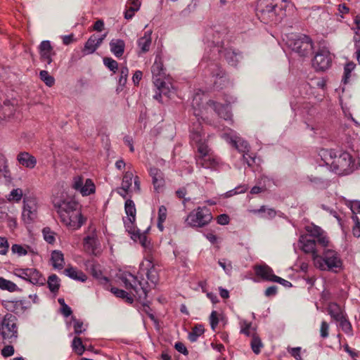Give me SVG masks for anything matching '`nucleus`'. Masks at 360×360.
Here are the masks:
<instances>
[{
    "mask_svg": "<svg viewBox=\"0 0 360 360\" xmlns=\"http://www.w3.org/2000/svg\"><path fill=\"white\" fill-rule=\"evenodd\" d=\"M54 207L61 222L70 230L79 229L86 221V218L82 214L81 205L73 199L67 198L54 202Z\"/></svg>",
    "mask_w": 360,
    "mask_h": 360,
    "instance_id": "obj_1",
    "label": "nucleus"
},
{
    "mask_svg": "<svg viewBox=\"0 0 360 360\" xmlns=\"http://www.w3.org/2000/svg\"><path fill=\"white\" fill-rule=\"evenodd\" d=\"M321 250L314 258V266L321 270L338 273L343 269L340 254L328 246H320Z\"/></svg>",
    "mask_w": 360,
    "mask_h": 360,
    "instance_id": "obj_2",
    "label": "nucleus"
},
{
    "mask_svg": "<svg viewBox=\"0 0 360 360\" xmlns=\"http://www.w3.org/2000/svg\"><path fill=\"white\" fill-rule=\"evenodd\" d=\"M224 57L226 63L233 67H236L239 61L243 58L242 52L232 47L224 46L223 41L217 42L211 49L207 56H205L200 65H204L206 62L218 63L217 60Z\"/></svg>",
    "mask_w": 360,
    "mask_h": 360,
    "instance_id": "obj_3",
    "label": "nucleus"
},
{
    "mask_svg": "<svg viewBox=\"0 0 360 360\" xmlns=\"http://www.w3.org/2000/svg\"><path fill=\"white\" fill-rule=\"evenodd\" d=\"M278 0H259L257 4V15L265 24L280 22L285 15L282 7L278 8ZM288 2L289 0H281Z\"/></svg>",
    "mask_w": 360,
    "mask_h": 360,
    "instance_id": "obj_4",
    "label": "nucleus"
},
{
    "mask_svg": "<svg viewBox=\"0 0 360 360\" xmlns=\"http://www.w3.org/2000/svg\"><path fill=\"white\" fill-rule=\"evenodd\" d=\"M120 279L124 283L125 288L130 290L134 297H136L140 302H144L146 300L149 291L147 281H140L137 276L129 272L122 273ZM143 305L144 311L148 314L149 310H150L149 305L145 303Z\"/></svg>",
    "mask_w": 360,
    "mask_h": 360,
    "instance_id": "obj_5",
    "label": "nucleus"
},
{
    "mask_svg": "<svg viewBox=\"0 0 360 360\" xmlns=\"http://www.w3.org/2000/svg\"><path fill=\"white\" fill-rule=\"evenodd\" d=\"M289 48L301 57H307L313 50L311 39L305 34L296 35L288 41Z\"/></svg>",
    "mask_w": 360,
    "mask_h": 360,
    "instance_id": "obj_6",
    "label": "nucleus"
},
{
    "mask_svg": "<svg viewBox=\"0 0 360 360\" xmlns=\"http://www.w3.org/2000/svg\"><path fill=\"white\" fill-rule=\"evenodd\" d=\"M17 317L10 313H7L3 318L0 325V334L5 340L11 342L16 340L18 338Z\"/></svg>",
    "mask_w": 360,
    "mask_h": 360,
    "instance_id": "obj_7",
    "label": "nucleus"
},
{
    "mask_svg": "<svg viewBox=\"0 0 360 360\" xmlns=\"http://www.w3.org/2000/svg\"><path fill=\"white\" fill-rule=\"evenodd\" d=\"M212 219L210 210L207 207H198L195 212H191L187 217L186 221L192 227H204Z\"/></svg>",
    "mask_w": 360,
    "mask_h": 360,
    "instance_id": "obj_8",
    "label": "nucleus"
},
{
    "mask_svg": "<svg viewBox=\"0 0 360 360\" xmlns=\"http://www.w3.org/2000/svg\"><path fill=\"white\" fill-rule=\"evenodd\" d=\"M205 63L207 64L205 65V68L214 79V87L217 89H222L226 87L229 83V79L219 63H208L205 61Z\"/></svg>",
    "mask_w": 360,
    "mask_h": 360,
    "instance_id": "obj_9",
    "label": "nucleus"
},
{
    "mask_svg": "<svg viewBox=\"0 0 360 360\" xmlns=\"http://www.w3.org/2000/svg\"><path fill=\"white\" fill-rule=\"evenodd\" d=\"M332 63V57L330 51L323 48L319 49L315 54L312 65L316 71H325L328 69Z\"/></svg>",
    "mask_w": 360,
    "mask_h": 360,
    "instance_id": "obj_10",
    "label": "nucleus"
},
{
    "mask_svg": "<svg viewBox=\"0 0 360 360\" xmlns=\"http://www.w3.org/2000/svg\"><path fill=\"white\" fill-rule=\"evenodd\" d=\"M298 244L300 249L306 254H310L314 261V258L319 255L321 250L317 240L310 238V236L301 235Z\"/></svg>",
    "mask_w": 360,
    "mask_h": 360,
    "instance_id": "obj_11",
    "label": "nucleus"
},
{
    "mask_svg": "<svg viewBox=\"0 0 360 360\" xmlns=\"http://www.w3.org/2000/svg\"><path fill=\"white\" fill-rule=\"evenodd\" d=\"M307 234L304 236H310V238L317 240L320 246H328L330 243L329 238L326 233L319 226L311 224L305 227Z\"/></svg>",
    "mask_w": 360,
    "mask_h": 360,
    "instance_id": "obj_12",
    "label": "nucleus"
},
{
    "mask_svg": "<svg viewBox=\"0 0 360 360\" xmlns=\"http://www.w3.org/2000/svg\"><path fill=\"white\" fill-rule=\"evenodd\" d=\"M23 203L22 217L26 223H30L37 217V200L35 198L25 196Z\"/></svg>",
    "mask_w": 360,
    "mask_h": 360,
    "instance_id": "obj_13",
    "label": "nucleus"
},
{
    "mask_svg": "<svg viewBox=\"0 0 360 360\" xmlns=\"http://www.w3.org/2000/svg\"><path fill=\"white\" fill-rule=\"evenodd\" d=\"M331 164L335 169L345 172L349 169L353 165L352 157L349 153L342 152L338 156L335 155L334 160Z\"/></svg>",
    "mask_w": 360,
    "mask_h": 360,
    "instance_id": "obj_14",
    "label": "nucleus"
},
{
    "mask_svg": "<svg viewBox=\"0 0 360 360\" xmlns=\"http://www.w3.org/2000/svg\"><path fill=\"white\" fill-rule=\"evenodd\" d=\"M107 34L108 33L105 32L101 36H97L96 34L91 35L82 49V53L84 55H89L94 53L103 43V40L107 37Z\"/></svg>",
    "mask_w": 360,
    "mask_h": 360,
    "instance_id": "obj_15",
    "label": "nucleus"
},
{
    "mask_svg": "<svg viewBox=\"0 0 360 360\" xmlns=\"http://www.w3.org/2000/svg\"><path fill=\"white\" fill-rule=\"evenodd\" d=\"M39 53L40 59L44 62H46L49 65L53 61L52 56L56 55L53 46L51 44V41L49 40H44L40 43L39 46Z\"/></svg>",
    "mask_w": 360,
    "mask_h": 360,
    "instance_id": "obj_16",
    "label": "nucleus"
},
{
    "mask_svg": "<svg viewBox=\"0 0 360 360\" xmlns=\"http://www.w3.org/2000/svg\"><path fill=\"white\" fill-rule=\"evenodd\" d=\"M83 245L85 251L91 255H97L100 243L95 231L86 236L83 240Z\"/></svg>",
    "mask_w": 360,
    "mask_h": 360,
    "instance_id": "obj_17",
    "label": "nucleus"
},
{
    "mask_svg": "<svg viewBox=\"0 0 360 360\" xmlns=\"http://www.w3.org/2000/svg\"><path fill=\"white\" fill-rule=\"evenodd\" d=\"M153 81L155 79H161L163 80L165 75V68L163 65L162 54L158 53L155 56V61L151 67Z\"/></svg>",
    "mask_w": 360,
    "mask_h": 360,
    "instance_id": "obj_18",
    "label": "nucleus"
},
{
    "mask_svg": "<svg viewBox=\"0 0 360 360\" xmlns=\"http://www.w3.org/2000/svg\"><path fill=\"white\" fill-rule=\"evenodd\" d=\"M150 176L152 178V183L156 191L164 187L165 181L162 172L157 167H151L149 170Z\"/></svg>",
    "mask_w": 360,
    "mask_h": 360,
    "instance_id": "obj_19",
    "label": "nucleus"
},
{
    "mask_svg": "<svg viewBox=\"0 0 360 360\" xmlns=\"http://www.w3.org/2000/svg\"><path fill=\"white\" fill-rule=\"evenodd\" d=\"M208 104L212 107L217 115L225 120H231L232 114L228 105H222L214 101H209Z\"/></svg>",
    "mask_w": 360,
    "mask_h": 360,
    "instance_id": "obj_20",
    "label": "nucleus"
},
{
    "mask_svg": "<svg viewBox=\"0 0 360 360\" xmlns=\"http://www.w3.org/2000/svg\"><path fill=\"white\" fill-rule=\"evenodd\" d=\"M254 269L257 276L261 277L264 280L274 282V277L276 275L274 274L272 269L269 266L266 264L256 265Z\"/></svg>",
    "mask_w": 360,
    "mask_h": 360,
    "instance_id": "obj_21",
    "label": "nucleus"
},
{
    "mask_svg": "<svg viewBox=\"0 0 360 360\" xmlns=\"http://www.w3.org/2000/svg\"><path fill=\"white\" fill-rule=\"evenodd\" d=\"M17 160L22 166L33 169L37 165V159L27 152H20L17 156Z\"/></svg>",
    "mask_w": 360,
    "mask_h": 360,
    "instance_id": "obj_22",
    "label": "nucleus"
},
{
    "mask_svg": "<svg viewBox=\"0 0 360 360\" xmlns=\"http://www.w3.org/2000/svg\"><path fill=\"white\" fill-rule=\"evenodd\" d=\"M196 164L205 169H215L218 166V161L215 158L210 155L204 157H198L196 158Z\"/></svg>",
    "mask_w": 360,
    "mask_h": 360,
    "instance_id": "obj_23",
    "label": "nucleus"
},
{
    "mask_svg": "<svg viewBox=\"0 0 360 360\" xmlns=\"http://www.w3.org/2000/svg\"><path fill=\"white\" fill-rule=\"evenodd\" d=\"M151 34V31H146L144 32L143 36L138 39L137 45L140 49V52L139 54L145 53L150 50L152 42Z\"/></svg>",
    "mask_w": 360,
    "mask_h": 360,
    "instance_id": "obj_24",
    "label": "nucleus"
},
{
    "mask_svg": "<svg viewBox=\"0 0 360 360\" xmlns=\"http://www.w3.org/2000/svg\"><path fill=\"white\" fill-rule=\"evenodd\" d=\"M110 51L117 58H120L124 52L125 43L122 39H112L110 42Z\"/></svg>",
    "mask_w": 360,
    "mask_h": 360,
    "instance_id": "obj_25",
    "label": "nucleus"
},
{
    "mask_svg": "<svg viewBox=\"0 0 360 360\" xmlns=\"http://www.w3.org/2000/svg\"><path fill=\"white\" fill-rule=\"evenodd\" d=\"M15 111V107L11 101L6 100L3 105H0V122L11 117Z\"/></svg>",
    "mask_w": 360,
    "mask_h": 360,
    "instance_id": "obj_26",
    "label": "nucleus"
},
{
    "mask_svg": "<svg viewBox=\"0 0 360 360\" xmlns=\"http://www.w3.org/2000/svg\"><path fill=\"white\" fill-rule=\"evenodd\" d=\"M328 313L331 316V318L338 321L345 316L346 314L344 313L341 307L337 303L332 302L328 304Z\"/></svg>",
    "mask_w": 360,
    "mask_h": 360,
    "instance_id": "obj_27",
    "label": "nucleus"
},
{
    "mask_svg": "<svg viewBox=\"0 0 360 360\" xmlns=\"http://www.w3.org/2000/svg\"><path fill=\"white\" fill-rule=\"evenodd\" d=\"M51 261L52 266L56 269H63L65 265L64 255L60 250H53L51 252Z\"/></svg>",
    "mask_w": 360,
    "mask_h": 360,
    "instance_id": "obj_28",
    "label": "nucleus"
},
{
    "mask_svg": "<svg viewBox=\"0 0 360 360\" xmlns=\"http://www.w3.org/2000/svg\"><path fill=\"white\" fill-rule=\"evenodd\" d=\"M154 84L159 90V93L156 94L153 98L156 100H159L162 94L169 96V87L167 86V84L164 80H162L161 79H155V81H153Z\"/></svg>",
    "mask_w": 360,
    "mask_h": 360,
    "instance_id": "obj_29",
    "label": "nucleus"
},
{
    "mask_svg": "<svg viewBox=\"0 0 360 360\" xmlns=\"http://www.w3.org/2000/svg\"><path fill=\"white\" fill-rule=\"evenodd\" d=\"M29 276V282L33 285H43L45 284L46 278L37 269L30 268V275Z\"/></svg>",
    "mask_w": 360,
    "mask_h": 360,
    "instance_id": "obj_30",
    "label": "nucleus"
},
{
    "mask_svg": "<svg viewBox=\"0 0 360 360\" xmlns=\"http://www.w3.org/2000/svg\"><path fill=\"white\" fill-rule=\"evenodd\" d=\"M148 270L146 272V276L148 280L153 285H156L159 281V274L158 269L155 268V265L152 264L150 260H148Z\"/></svg>",
    "mask_w": 360,
    "mask_h": 360,
    "instance_id": "obj_31",
    "label": "nucleus"
},
{
    "mask_svg": "<svg viewBox=\"0 0 360 360\" xmlns=\"http://www.w3.org/2000/svg\"><path fill=\"white\" fill-rule=\"evenodd\" d=\"M65 274L66 276L74 280L84 282L87 279L86 276L82 271H79L76 268L72 266L65 269Z\"/></svg>",
    "mask_w": 360,
    "mask_h": 360,
    "instance_id": "obj_32",
    "label": "nucleus"
},
{
    "mask_svg": "<svg viewBox=\"0 0 360 360\" xmlns=\"http://www.w3.org/2000/svg\"><path fill=\"white\" fill-rule=\"evenodd\" d=\"M250 346L252 352L255 354H259L261 352V349L264 347L261 338L255 332H254L252 335Z\"/></svg>",
    "mask_w": 360,
    "mask_h": 360,
    "instance_id": "obj_33",
    "label": "nucleus"
},
{
    "mask_svg": "<svg viewBox=\"0 0 360 360\" xmlns=\"http://www.w3.org/2000/svg\"><path fill=\"white\" fill-rule=\"evenodd\" d=\"M110 291L116 297L125 300L127 303L132 304L134 302V298L129 295V293L124 290H121L115 287H112L110 288Z\"/></svg>",
    "mask_w": 360,
    "mask_h": 360,
    "instance_id": "obj_34",
    "label": "nucleus"
},
{
    "mask_svg": "<svg viewBox=\"0 0 360 360\" xmlns=\"http://www.w3.org/2000/svg\"><path fill=\"white\" fill-rule=\"evenodd\" d=\"M233 146L240 152L243 154L248 153L250 150V146L248 143L241 139L240 138H238L236 140L232 141Z\"/></svg>",
    "mask_w": 360,
    "mask_h": 360,
    "instance_id": "obj_35",
    "label": "nucleus"
},
{
    "mask_svg": "<svg viewBox=\"0 0 360 360\" xmlns=\"http://www.w3.org/2000/svg\"><path fill=\"white\" fill-rule=\"evenodd\" d=\"M124 210L127 215L128 216L127 218H131L132 220H136V210L133 200L131 199H127L126 200L124 204Z\"/></svg>",
    "mask_w": 360,
    "mask_h": 360,
    "instance_id": "obj_36",
    "label": "nucleus"
},
{
    "mask_svg": "<svg viewBox=\"0 0 360 360\" xmlns=\"http://www.w3.org/2000/svg\"><path fill=\"white\" fill-rule=\"evenodd\" d=\"M13 310L15 314L23 313L30 307L29 302L25 300H17L11 302Z\"/></svg>",
    "mask_w": 360,
    "mask_h": 360,
    "instance_id": "obj_37",
    "label": "nucleus"
},
{
    "mask_svg": "<svg viewBox=\"0 0 360 360\" xmlns=\"http://www.w3.org/2000/svg\"><path fill=\"white\" fill-rule=\"evenodd\" d=\"M204 331L202 325L195 326L188 334L189 340L192 342L197 341L198 338L204 333Z\"/></svg>",
    "mask_w": 360,
    "mask_h": 360,
    "instance_id": "obj_38",
    "label": "nucleus"
},
{
    "mask_svg": "<svg viewBox=\"0 0 360 360\" xmlns=\"http://www.w3.org/2000/svg\"><path fill=\"white\" fill-rule=\"evenodd\" d=\"M94 192L95 185L92 180L90 179H86L84 184H83V186L80 191V193L82 194V195L86 196L94 193Z\"/></svg>",
    "mask_w": 360,
    "mask_h": 360,
    "instance_id": "obj_39",
    "label": "nucleus"
},
{
    "mask_svg": "<svg viewBox=\"0 0 360 360\" xmlns=\"http://www.w3.org/2000/svg\"><path fill=\"white\" fill-rule=\"evenodd\" d=\"M337 322H339L340 327L341 328L343 332H345L349 335H352V324L348 320L347 315L343 316L342 319L338 320Z\"/></svg>",
    "mask_w": 360,
    "mask_h": 360,
    "instance_id": "obj_40",
    "label": "nucleus"
},
{
    "mask_svg": "<svg viewBox=\"0 0 360 360\" xmlns=\"http://www.w3.org/2000/svg\"><path fill=\"white\" fill-rule=\"evenodd\" d=\"M72 347L73 351L77 355H79V356H81L84 353V350L86 349L85 347L84 346V345L82 343V339L78 337H75L73 339L72 342Z\"/></svg>",
    "mask_w": 360,
    "mask_h": 360,
    "instance_id": "obj_41",
    "label": "nucleus"
},
{
    "mask_svg": "<svg viewBox=\"0 0 360 360\" xmlns=\"http://www.w3.org/2000/svg\"><path fill=\"white\" fill-rule=\"evenodd\" d=\"M136 220H132L131 218H127L124 220V226L126 230L131 235V238L134 240H136V234L139 230L136 231L134 227V222Z\"/></svg>",
    "mask_w": 360,
    "mask_h": 360,
    "instance_id": "obj_42",
    "label": "nucleus"
},
{
    "mask_svg": "<svg viewBox=\"0 0 360 360\" xmlns=\"http://www.w3.org/2000/svg\"><path fill=\"white\" fill-rule=\"evenodd\" d=\"M44 239L49 244H53L56 242V233L49 227H44L42 229Z\"/></svg>",
    "mask_w": 360,
    "mask_h": 360,
    "instance_id": "obj_43",
    "label": "nucleus"
},
{
    "mask_svg": "<svg viewBox=\"0 0 360 360\" xmlns=\"http://www.w3.org/2000/svg\"><path fill=\"white\" fill-rule=\"evenodd\" d=\"M48 286L51 292H56L59 290L58 277L56 274L51 275L48 278Z\"/></svg>",
    "mask_w": 360,
    "mask_h": 360,
    "instance_id": "obj_44",
    "label": "nucleus"
},
{
    "mask_svg": "<svg viewBox=\"0 0 360 360\" xmlns=\"http://www.w3.org/2000/svg\"><path fill=\"white\" fill-rule=\"evenodd\" d=\"M356 65L353 62L347 63L344 68V75L342 77V82L347 84L351 77V73L355 68Z\"/></svg>",
    "mask_w": 360,
    "mask_h": 360,
    "instance_id": "obj_45",
    "label": "nucleus"
},
{
    "mask_svg": "<svg viewBox=\"0 0 360 360\" xmlns=\"http://www.w3.org/2000/svg\"><path fill=\"white\" fill-rule=\"evenodd\" d=\"M134 174L132 172L127 171L124 173L122 179V186L125 190H129L131 186Z\"/></svg>",
    "mask_w": 360,
    "mask_h": 360,
    "instance_id": "obj_46",
    "label": "nucleus"
},
{
    "mask_svg": "<svg viewBox=\"0 0 360 360\" xmlns=\"http://www.w3.org/2000/svg\"><path fill=\"white\" fill-rule=\"evenodd\" d=\"M0 288L7 290L9 292H15L17 290L18 287L13 282L2 278L0 280Z\"/></svg>",
    "mask_w": 360,
    "mask_h": 360,
    "instance_id": "obj_47",
    "label": "nucleus"
},
{
    "mask_svg": "<svg viewBox=\"0 0 360 360\" xmlns=\"http://www.w3.org/2000/svg\"><path fill=\"white\" fill-rule=\"evenodd\" d=\"M91 272L92 276L100 280L101 283L102 284H107L109 282V280L107 277L102 276V272L100 269H98L97 266L96 265H92L91 268Z\"/></svg>",
    "mask_w": 360,
    "mask_h": 360,
    "instance_id": "obj_48",
    "label": "nucleus"
},
{
    "mask_svg": "<svg viewBox=\"0 0 360 360\" xmlns=\"http://www.w3.org/2000/svg\"><path fill=\"white\" fill-rule=\"evenodd\" d=\"M39 77L40 79L49 87L52 86L55 83L53 77L50 75L46 70L40 71Z\"/></svg>",
    "mask_w": 360,
    "mask_h": 360,
    "instance_id": "obj_49",
    "label": "nucleus"
},
{
    "mask_svg": "<svg viewBox=\"0 0 360 360\" xmlns=\"http://www.w3.org/2000/svg\"><path fill=\"white\" fill-rule=\"evenodd\" d=\"M104 65L114 73L118 70V63L112 58L105 57L103 58Z\"/></svg>",
    "mask_w": 360,
    "mask_h": 360,
    "instance_id": "obj_50",
    "label": "nucleus"
},
{
    "mask_svg": "<svg viewBox=\"0 0 360 360\" xmlns=\"http://www.w3.org/2000/svg\"><path fill=\"white\" fill-rule=\"evenodd\" d=\"M352 219L354 222L352 227V234L356 238L360 237V219L356 214L352 216Z\"/></svg>",
    "mask_w": 360,
    "mask_h": 360,
    "instance_id": "obj_51",
    "label": "nucleus"
},
{
    "mask_svg": "<svg viewBox=\"0 0 360 360\" xmlns=\"http://www.w3.org/2000/svg\"><path fill=\"white\" fill-rule=\"evenodd\" d=\"M22 191L20 188H16L11 191L9 194L8 200L18 202L22 197Z\"/></svg>",
    "mask_w": 360,
    "mask_h": 360,
    "instance_id": "obj_52",
    "label": "nucleus"
},
{
    "mask_svg": "<svg viewBox=\"0 0 360 360\" xmlns=\"http://www.w3.org/2000/svg\"><path fill=\"white\" fill-rule=\"evenodd\" d=\"M120 78H119V84L120 86H124L127 81V77L129 74V69L124 66L120 68Z\"/></svg>",
    "mask_w": 360,
    "mask_h": 360,
    "instance_id": "obj_53",
    "label": "nucleus"
},
{
    "mask_svg": "<svg viewBox=\"0 0 360 360\" xmlns=\"http://www.w3.org/2000/svg\"><path fill=\"white\" fill-rule=\"evenodd\" d=\"M255 332V329L252 328L251 323L245 321L241 326L240 333L245 334L247 336H251L252 333Z\"/></svg>",
    "mask_w": 360,
    "mask_h": 360,
    "instance_id": "obj_54",
    "label": "nucleus"
},
{
    "mask_svg": "<svg viewBox=\"0 0 360 360\" xmlns=\"http://www.w3.org/2000/svg\"><path fill=\"white\" fill-rule=\"evenodd\" d=\"M15 274L19 278H21L25 281H29V275H30V268L16 269Z\"/></svg>",
    "mask_w": 360,
    "mask_h": 360,
    "instance_id": "obj_55",
    "label": "nucleus"
},
{
    "mask_svg": "<svg viewBox=\"0 0 360 360\" xmlns=\"http://www.w3.org/2000/svg\"><path fill=\"white\" fill-rule=\"evenodd\" d=\"M6 162L5 157L0 154V173H2L4 176H7L8 174H9Z\"/></svg>",
    "mask_w": 360,
    "mask_h": 360,
    "instance_id": "obj_56",
    "label": "nucleus"
},
{
    "mask_svg": "<svg viewBox=\"0 0 360 360\" xmlns=\"http://www.w3.org/2000/svg\"><path fill=\"white\" fill-rule=\"evenodd\" d=\"M210 323L212 329L215 330L218 323H219V318L218 314L216 311H212L210 316Z\"/></svg>",
    "mask_w": 360,
    "mask_h": 360,
    "instance_id": "obj_57",
    "label": "nucleus"
},
{
    "mask_svg": "<svg viewBox=\"0 0 360 360\" xmlns=\"http://www.w3.org/2000/svg\"><path fill=\"white\" fill-rule=\"evenodd\" d=\"M11 250L13 253H16L19 256L25 255L27 254L26 248L18 244L13 245L11 247Z\"/></svg>",
    "mask_w": 360,
    "mask_h": 360,
    "instance_id": "obj_58",
    "label": "nucleus"
},
{
    "mask_svg": "<svg viewBox=\"0 0 360 360\" xmlns=\"http://www.w3.org/2000/svg\"><path fill=\"white\" fill-rule=\"evenodd\" d=\"M320 335H321V337L323 339L328 338L329 335V325L325 321H323L321 322V328H320Z\"/></svg>",
    "mask_w": 360,
    "mask_h": 360,
    "instance_id": "obj_59",
    "label": "nucleus"
},
{
    "mask_svg": "<svg viewBox=\"0 0 360 360\" xmlns=\"http://www.w3.org/2000/svg\"><path fill=\"white\" fill-rule=\"evenodd\" d=\"M83 178L80 176H75L73 179L72 188L80 192L83 186Z\"/></svg>",
    "mask_w": 360,
    "mask_h": 360,
    "instance_id": "obj_60",
    "label": "nucleus"
},
{
    "mask_svg": "<svg viewBox=\"0 0 360 360\" xmlns=\"http://www.w3.org/2000/svg\"><path fill=\"white\" fill-rule=\"evenodd\" d=\"M198 151L200 153L198 157L210 155L208 146L205 143H200L198 145Z\"/></svg>",
    "mask_w": 360,
    "mask_h": 360,
    "instance_id": "obj_61",
    "label": "nucleus"
},
{
    "mask_svg": "<svg viewBox=\"0 0 360 360\" xmlns=\"http://www.w3.org/2000/svg\"><path fill=\"white\" fill-rule=\"evenodd\" d=\"M288 351L291 354V356H293L296 360H302L300 354L301 347H297L288 348Z\"/></svg>",
    "mask_w": 360,
    "mask_h": 360,
    "instance_id": "obj_62",
    "label": "nucleus"
},
{
    "mask_svg": "<svg viewBox=\"0 0 360 360\" xmlns=\"http://www.w3.org/2000/svg\"><path fill=\"white\" fill-rule=\"evenodd\" d=\"M8 243L6 238L4 237H0V248H2L0 250L1 255H6L8 250Z\"/></svg>",
    "mask_w": 360,
    "mask_h": 360,
    "instance_id": "obj_63",
    "label": "nucleus"
},
{
    "mask_svg": "<svg viewBox=\"0 0 360 360\" xmlns=\"http://www.w3.org/2000/svg\"><path fill=\"white\" fill-rule=\"evenodd\" d=\"M167 216V210L165 206L161 205L158 209V221H165Z\"/></svg>",
    "mask_w": 360,
    "mask_h": 360,
    "instance_id": "obj_64",
    "label": "nucleus"
}]
</instances>
